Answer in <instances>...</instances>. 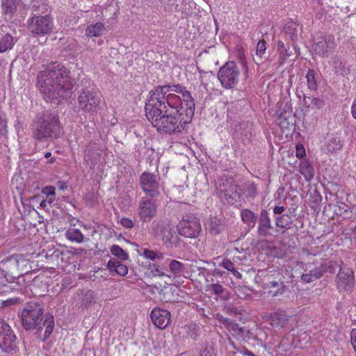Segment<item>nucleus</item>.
<instances>
[{"label": "nucleus", "mask_w": 356, "mask_h": 356, "mask_svg": "<svg viewBox=\"0 0 356 356\" xmlns=\"http://www.w3.org/2000/svg\"><path fill=\"white\" fill-rule=\"evenodd\" d=\"M145 111L158 131L179 134L193 118L195 100L185 86H158L149 92Z\"/></svg>", "instance_id": "nucleus-1"}, {"label": "nucleus", "mask_w": 356, "mask_h": 356, "mask_svg": "<svg viewBox=\"0 0 356 356\" xmlns=\"http://www.w3.org/2000/svg\"><path fill=\"white\" fill-rule=\"evenodd\" d=\"M38 86L45 101L51 102L67 98L73 83L70 71L63 64L54 63L38 73Z\"/></svg>", "instance_id": "nucleus-2"}, {"label": "nucleus", "mask_w": 356, "mask_h": 356, "mask_svg": "<svg viewBox=\"0 0 356 356\" xmlns=\"http://www.w3.org/2000/svg\"><path fill=\"white\" fill-rule=\"evenodd\" d=\"M31 130L33 138L38 141L47 138L57 139L62 131L59 116L56 113H43L33 122Z\"/></svg>", "instance_id": "nucleus-3"}, {"label": "nucleus", "mask_w": 356, "mask_h": 356, "mask_svg": "<svg viewBox=\"0 0 356 356\" xmlns=\"http://www.w3.org/2000/svg\"><path fill=\"white\" fill-rule=\"evenodd\" d=\"M21 320L25 330H33L36 327L41 330L45 327L43 341L49 337L54 327V318L51 313H21Z\"/></svg>", "instance_id": "nucleus-4"}, {"label": "nucleus", "mask_w": 356, "mask_h": 356, "mask_svg": "<svg viewBox=\"0 0 356 356\" xmlns=\"http://www.w3.org/2000/svg\"><path fill=\"white\" fill-rule=\"evenodd\" d=\"M79 108L89 115H96L102 102L100 92L95 89H83L77 97Z\"/></svg>", "instance_id": "nucleus-5"}, {"label": "nucleus", "mask_w": 356, "mask_h": 356, "mask_svg": "<svg viewBox=\"0 0 356 356\" xmlns=\"http://www.w3.org/2000/svg\"><path fill=\"white\" fill-rule=\"evenodd\" d=\"M54 28V18L50 15H34L27 20V29L30 33L37 35L50 33Z\"/></svg>", "instance_id": "nucleus-6"}, {"label": "nucleus", "mask_w": 356, "mask_h": 356, "mask_svg": "<svg viewBox=\"0 0 356 356\" xmlns=\"http://www.w3.org/2000/svg\"><path fill=\"white\" fill-rule=\"evenodd\" d=\"M240 71L235 62L226 63L218 72V78L223 88L230 89L235 87L239 81Z\"/></svg>", "instance_id": "nucleus-7"}, {"label": "nucleus", "mask_w": 356, "mask_h": 356, "mask_svg": "<svg viewBox=\"0 0 356 356\" xmlns=\"http://www.w3.org/2000/svg\"><path fill=\"white\" fill-rule=\"evenodd\" d=\"M177 229L178 233L186 238H196L201 231L199 219L192 213L183 216Z\"/></svg>", "instance_id": "nucleus-8"}, {"label": "nucleus", "mask_w": 356, "mask_h": 356, "mask_svg": "<svg viewBox=\"0 0 356 356\" xmlns=\"http://www.w3.org/2000/svg\"><path fill=\"white\" fill-rule=\"evenodd\" d=\"M157 204L146 197H142L138 207V216L143 222H150L156 215Z\"/></svg>", "instance_id": "nucleus-9"}, {"label": "nucleus", "mask_w": 356, "mask_h": 356, "mask_svg": "<svg viewBox=\"0 0 356 356\" xmlns=\"http://www.w3.org/2000/svg\"><path fill=\"white\" fill-rule=\"evenodd\" d=\"M16 337L10 325L3 320H0V348L5 351L15 350Z\"/></svg>", "instance_id": "nucleus-10"}, {"label": "nucleus", "mask_w": 356, "mask_h": 356, "mask_svg": "<svg viewBox=\"0 0 356 356\" xmlns=\"http://www.w3.org/2000/svg\"><path fill=\"white\" fill-rule=\"evenodd\" d=\"M140 184L143 191L149 197L159 195V182L156 176L150 172H144L140 177Z\"/></svg>", "instance_id": "nucleus-11"}, {"label": "nucleus", "mask_w": 356, "mask_h": 356, "mask_svg": "<svg viewBox=\"0 0 356 356\" xmlns=\"http://www.w3.org/2000/svg\"><path fill=\"white\" fill-rule=\"evenodd\" d=\"M336 47V42L333 35L325 36L321 41L314 44V50L321 57H328Z\"/></svg>", "instance_id": "nucleus-12"}, {"label": "nucleus", "mask_w": 356, "mask_h": 356, "mask_svg": "<svg viewBox=\"0 0 356 356\" xmlns=\"http://www.w3.org/2000/svg\"><path fill=\"white\" fill-rule=\"evenodd\" d=\"M355 282L354 273L350 269H341L337 275L336 282L339 290H350Z\"/></svg>", "instance_id": "nucleus-13"}, {"label": "nucleus", "mask_w": 356, "mask_h": 356, "mask_svg": "<svg viewBox=\"0 0 356 356\" xmlns=\"http://www.w3.org/2000/svg\"><path fill=\"white\" fill-rule=\"evenodd\" d=\"M154 284V288L159 293L161 300L165 302L178 300V298L173 293V286L168 284L166 281H156Z\"/></svg>", "instance_id": "nucleus-14"}, {"label": "nucleus", "mask_w": 356, "mask_h": 356, "mask_svg": "<svg viewBox=\"0 0 356 356\" xmlns=\"http://www.w3.org/2000/svg\"><path fill=\"white\" fill-rule=\"evenodd\" d=\"M278 115L277 123L280 129L284 131L285 130H291L294 122H293L292 111L288 108L286 109L284 108L282 109L281 106L279 109L276 111Z\"/></svg>", "instance_id": "nucleus-15"}, {"label": "nucleus", "mask_w": 356, "mask_h": 356, "mask_svg": "<svg viewBox=\"0 0 356 356\" xmlns=\"http://www.w3.org/2000/svg\"><path fill=\"white\" fill-rule=\"evenodd\" d=\"M266 282H264V289L271 297L277 296L284 293L285 286L283 282L273 280L270 275L266 277Z\"/></svg>", "instance_id": "nucleus-16"}, {"label": "nucleus", "mask_w": 356, "mask_h": 356, "mask_svg": "<svg viewBox=\"0 0 356 356\" xmlns=\"http://www.w3.org/2000/svg\"><path fill=\"white\" fill-rule=\"evenodd\" d=\"M217 319L224 325L230 332H232V334L236 337H243L244 334V330L240 327L237 323L232 322L227 318H224L220 315L219 313L216 314Z\"/></svg>", "instance_id": "nucleus-17"}, {"label": "nucleus", "mask_w": 356, "mask_h": 356, "mask_svg": "<svg viewBox=\"0 0 356 356\" xmlns=\"http://www.w3.org/2000/svg\"><path fill=\"white\" fill-rule=\"evenodd\" d=\"M171 313H150L153 324L159 329H165L170 322Z\"/></svg>", "instance_id": "nucleus-18"}, {"label": "nucleus", "mask_w": 356, "mask_h": 356, "mask_svg": "<svg viewBox=\"0 0 356 356\" xmlns=\"http://www.w3.org/2000/svg\"><path fill=\"white\" fill-rule=\"evenodd\" d=\"M205 291L210 295H215L222 299L226 300L229 297V291L219 283H211L207 284L206 286Z\"/></svg>", "instance_id": "nucleus-19"}, {"label": "nucleus", "mask_w": 356, "mask_h": 356, "mask_svg": "<svg viewBox=\"0 0 356 356\" xmlns=\"http://www.w3.org/2000/svg\"><path fill=\"white\" fill-rule=\"evenodd\" d=\"M270 219L266 210H262L260 214V219L259 222V233L260 235L266 236L270 233L271 229Z\"/></svg>", "instance_id": "nucleus-20"}, {"label": "nucleus", "mask_w": 356, "mask_h": 356, "mask_svg": "<svg viewBox=\"0 0 356 356\" xmlns=\"http://www.w3.org/2000/svg\"><path fill=\"white\" fill-rule=\"evenodd\" d=\"M106 28L104 24L102 22H96L88 25L86 29L85 35L88 38H99L104 34Z\"/></svg>", "instance_id": "nucleus-21"}, {"label": "nucleus", "mask_w": 356, "mask_h": 356, "mask_svg": "<svg viewBox=\"0 0 356 356\" xmlns=\"http://www.w3.org/2000/svg\"><path fill=\"white\" fill-rule=\"evenodd\" d=\"M324 272L323 267L321 266L311 269L309 273H307L306 270L301 277L305 282L310 283L321 277Z\"/></svg>", "instance_id": "nucleus-22"}, {"label": "nucleus", "mask_w": 356, "mask_h": 356, "mask_svg": "<svg viewBox=\"0 0 356 356\" xmlns=\"http://www.w3.org/2000/svg\"><path fill=\"white\" fill-rule=\"evenodd\" d=\"M299 172L304 177L307 181H310L314 177V170L307 160L300 161L299 164Z\"/></svg>", "instance_id": "nucleus-23"}, {"label": "nucleus", "mask_w": 356, "mask_h": 356, "mask_svg": "<svg viewBox=\"0 0 356 356\" xmlns=\"http://www.w3.org/2000/svg\"><path fill=\"white\" fill-rule=\"evenodd\" d=\"M1 7L4 15L12 17L17 8V0H1Z\"/></svg>", "instance_id": "nucleus-24"}, {"label": "nucleus", "mask_w": 356, "mask_h": 356, "mask_svg": "<svg viewBox=\"0 0 356 356\" xmlns=\"http://www.w3.org/2000/svg\"><path fill=\"white\" fill-rule=\"evenodd\" d=\"M268 319L274 327H283L288 322L286 313H270Z\"/></svg>", "instance_id": "nucleus-25"}, {"label": "nucleus", "mask_w": 356, "mask_h": 356, "mask_svg": "<svg viewBox=\"0 0 356 356\" xmlns=\"http://www.w3.org/2000/svg\"><path fill=\"white\" fill-rule=\"evenodd\" d=\"M3 266V271L13 274L17 271V260L16 256L13 254L1 261Z\"/></svg>", "instance_id": "nucleus-26"}, {"label": "nucleus", "mask_w": 356, "mask_h": 356, "mask_svg": "<svg viewBox=\"0 0 356 356\" xmlns=\"http://www.w3.org/2000/svg\"><path fill=\"white\" fill-rule=\"evenodd\" d=\"M107 268L110 271H115L121 276H125L128 273V268L120 261L115 259H111L107 263Z\"/></svg>", "instance_id": "nucleus-27"}, {"label": "nucleus", "mask_w": 356, "mask_h": 356, "mask_svg": "<svg viewBox=\"0 0 356 356\" xmlns=\"http://www.w3.org/2000/svg\"><path fill=\"white\" fill-rule=\"evenodd\" d=\"M65 236L69 241L78 243H82L84 239V236L81 232L74 227H70L66 231Z\"/></svg>", "instance_id": "nucleus-28"}, {"label": "nucleus", "mask_w": 356, "mask_h": 356, "mask_svg": "<svg viewBox=\"0 0 356 356\" xmlns=\"http://www.w3.org/2000/svg\"><path fill=\"white\" fill-rule=\"evenodd\" d=\"M17 260V271L19 273H26L30 266V259L27 255L24 254H15Z\"/></svg>", "instance_id": "nucleus-29"}, {"label": "nucleus", "mask_w": 356, "mask_h": 356, "mask_svg": "<svg viewBox=\"0 0 356 356\" xmlns=\"http://www.w3.org/2000/svg\"><path fill=\"white\" fill-rule=\"evenodd\" d=\"M341 147L342 143L339 138H331L325 143L324 149L327 153H334Z\"/></svg>", "instance_id": "nucleus-30"}, {"label": "nucleus", "mask_w": 356, "mask_h": 356, "mask_svg": "<svg viewBox=\"0 0 356 356\" xmlns=\"http://www.w3.org/2000/svg\"><path fill=\"white\" fill-rule=\"evenodd\" d=\"M242 221L250 227H253L256 222V215L251 210L244 209L241 211Z\"/></svg>", "instance_id": "nucleus-31"}, {"label": "nucleus", "mask_w": 356, "mask_h": 356, "mask_svg": "<svg viewBox=\"0 0 356 356\" xmlns=\"http://www.w3.org/2000/svg\"><path fill=\"white\" fill-rule=\"evenodd\" d=\"M42 277L37 276L33 281L32 291L38 293L39 296H42L40 292H46L48 291V284L47 282H43Z\"/></svg>", "instance_id": "nucleus-32"}, {"label": "nucleus", "mask_w": 356, "mask_h": 356, "mask_svg": "<svg viewBox=\"0 0 356 356\" xmlns=\"http://www.w3.org/2000/svg\"><path fill=\"white\" fill-rule=\"evenodd\" d=\"M23 303V300L18 297H13L6 300H1V308L15 309L17 306L21 305Z\"/></svg>", "instance_id": "nucleus-33"}, {"label": "nucleus", "mask_w": 356, "mask_h": 356, "mask_svg": "<svg viewBox=\"0 0 356 356\" xmlns=\"http://www.w3.org/2000/svg\"><path fill=\"white\" fill-rule=\"evenodd\" d=\"M13 45V37L9 33L6 34L0 40V53L10 49Z\"/></svg>", "instance_id": "nucleus-34"}, {"label": "nucleus", "mask_w": 356, "mask_h": 356, "mask_svg": "<svg viewBox=\"0 0 356 356\" xmlns=\"http://www.w3.org/2000/svg\"><path fill=\"white\" fill-rule=\"evenodd\" d=\"M277 47L279 54V62L280 65H282L289 57V49L285 47L284 43L281 40L277 42Z\"/></svg>", "instance_id": "nucleus-35"}, {"label": "nucleus", "mask_w": 356, "mask_h": 356, "mask_svg": "<svg viewBox=\"0 0 356 356\" xmlns=\"http://www.w3.org/2000/svg\"><path fill=\"white\" fill-rule=\"evenodd\" d=\"M169 268L170 272L175 276H180L185 270V266L184 264L177 260H172L169 264Z\"/></svg>", "instance_id": "nucleus-36"}, {"label": "nucleus", "mask_w": 356, "mask_h": 356, "mask_svg": "<svg viewBox=\"0 0 356 356\" xmlns=\"http://www.w3.org/2000/svg\"><path fill=\"white\" fill-rule=\"evenodd\" d=\"M316 72L314 70H309L306 78L307 87L311 90L316 91L318 88V82L316 80Z\"/></svg>", "instance_id": "nucleus-37"}, {"label": "nucleus", "mask_w": 356, "mask_h": 356, "mask_svg": "<svg viewBox=\"0 0 356 356\" xmlns=\"http://www.w3.org/2000/svg\"><path fill=\"white\" fill-rule=\"evenodd\" d=\"M184 329L186 330L188 338L196 340L199 337L200 327L196 323H191L186 325Z\"/></svg>", "instance_id": "nucleus-38"}, {"label": "nucleus", "mask_w": 356, "mask_h": 356, "mask_svg": "<svg viewBox=\"0 0 356 356\" xmlns=\"http://www.w3.org/2000/svg\"><path fill=\"white\" fill-rule=\"evenodd\" d=\"M44 305L39 299L33 300L29 303V308H24L23 312H43Z\"/></svg>", "instance_id": "nucleus-39"}, {"label": "nucleus", "mask_w": 356, "mask_h": 356, "mask_svg": "<svg viewBox=\"0 0 356 356\" xmlns=\"http://www.w3.org/2000/svg\"><path fill=\"white\" fill-rule=\"evenodd\" d=\"M220 266L225 268L228 271H230L232 275L236 277L237 279H241L242 277L241 274L235 269L234 264L229 259H225L220 264Z\"/></svg>", "instance_id": "nucleus-40"}, {"label": "nucleus", "mask_w": 356, "mask_h": 356, "mask_svg": "<svg viewBox=\"0 0 356 356\" xmlns=\"http://www.w3.org/2000/svg\"><path fill=\"white\" fill-rule=\"evenodd\" d=\"M292 220L289 215L283 214L276 219V225L281 228H287L291 224Z\"/></svg>", "instance_id": "nucleus-41"}, {"label": "nucleus", "mask_w": 356, "mask_h": 356, "mask_svg": "<svg viewBox=\"0 0 356 356\" xmlns=\"http://www.w3.org/2000/svg\"><path fill=\"white\" fill-rule=\"evenodd\" d=\"M111 252L115 257L120 259L121 260H127L128 255L125 251L119 245H113L111 248Z\"/></svg>", "instance_id": "nucleus-42"}, {"label": "nucleus", "mask_w": 356, "mask_h": 356, "mask_svg": "<svg viewBox=\"0 0 356 356\" xmlns=\"http://www.w3.org/2000/svg\"><path fill=\"white\" fill-rule=\"evenodd\" d=\"M143 256L148 259L150 260H155V259H163V254L161 252H155L154 250H148V249H144L143 252Z\"/></svg>", "instance_id": "nucleus-43"}, {"label": "nucleus", "mask_w": 356, "mask_h": 356, "mask_svg": "<svg viewBox=\"0 0 356 356\" xmlns=\"http://www.w3.org/2000/svg\"><path fill=\"white\" fill-rule=\"evenodd\" d=\"M42 193L47 196L49 204H51L54 201L56 195V188L54 186H45L42 188Z\"/></svg>", "instance_id": "nucleus-44"}, {"label": "nucleus", "mask_w": 356, "mask_h": 356, "mask_svg": "<svg viewBox=\"0 0 356 356\" xmlns=\"http://www.w3.org/2000/svg\"><path fill=\"white\" fill-rule=\"evenodd\" d=\"M149 270H150V273L154 277H163V276L169 277L168 275H165L163 268L157 264H150L149 266Z\"/></svg>", "instance_id": "nucleus-45"}, {"label": "nucleus", "mask_w": 356, "mask_h": 356, "mask_svg": "<svg viewBox=\"0 0 356 356\" xmlns=\"http://www.w3.org/2000/svg\"><path fill=\"white\" fill-rule=\"evenodd\" d=\"M11 289L3 273L0 272V294L8 292Z\"/></svg>", "instance_id": "nucleus-46"}, {"label": "nucleus", "mask_w": 356, "mask_h": 356, "mask_svg": "<svg viewBox=\"0 0 356 356\" xmlns=\"http://www.w3.org/2000/svg\"><path fill=\"white\" fill-rule=\"evenodd\" d=\"M266 49V42L264 40H260L257 45L256 54L260 58H262L263 55L265 54Z\"/></svg>", "instance_id": "nucleus-47"}, {"label": "nucleus", "mask_w": 356, "mask_h": 356, "mask_svg": "<svg viewBox=\"0 0 356 356\" xmlns=\"http://www.w3.org/2000/svg\"><path fill=\"white\" fill-rule=\"evenodd\" d=\"M296 156L300 159H302L306 156V151L304 145L299 143L296 145Z\"/></svg>", "instance_id": "nucleus-48"}, {"label": "nucleus", "mask_w": 356, "mask_h": 356, "mask_svg": "<svg viewBox=\"0 0 356 356\" xmlns=\"http://www.w3.org/2000/svg\"><path fill=\"white\" fill-rule=\"evenodd\" d=\"M311 102L313 107L316 109H321L325 106V101L319 97H312Z\"/></svg>", "instance_id": "nucleus-49"}, {"label": "nucleus", "mask_w": 356, "mask_h": 356, "mask_svg": "<svg viewBox=\"0 0 356 356\" xmlns=\"http://www.w3.org/2000/svg\"><path fill=\"white\" fill-rule=\"evenodd\" d=\"M120 223L122 226L125 228L130 229L134 227V222L131 219L126 217H123L120 219Z\"/></svg>", "instance_id": "nucleus-50"}, {"label": "nucleus", "mask_w": 356, "mask_h": 356, "mask_svg": "<svg viewBox=\"0 0 356 356\" xmlns=\"http://www.w3.org/2000/svg\"><path fill=\"white\" fill-rule=\"evenodd\" d=\"M350 343L355 352L356 353V328H354L351 330Z\"/></svg>", "instance_id": "nucleus-51"}, {"label": "nucleus", "mask_w": 356, "mask_h": 356, "mask_svg": "<svg viewBox=\"0 0 356 356\" xmlns=\"http://www.w3.org/2000/svg\"><path fill=\"white\" fill-rule=\"evenodd\" d=\"M284 30L286 33L291 34L293 33L291 32V30H296V24L293 22H289L284 26Z\"/></svg>", "instance_id": "nucleus-52"}, {"label": "nucleus", "mask_w": 356, "mask_h": 356, "mask_svg": "<svg viewBox=\"0 0 356 356\" xmlns=\"http://www.w3.org/2000/svg\"><path fill=\"white\" fill-rule=\"evenodd\" d=\"M248 192L252 197H255L257 195V185L254 183H252L248 186Z\"/></svg>", "instance_id": "nucleus-53"}, {"label": "nucleus", "mask_w": 356, "mask_h": 356, "mask_svg": "<svg viewBox=\"0 0 356 356\" xmlns=\"http://www.w3.org/2000/svg\"><path fill=\"white\" fill-rule=\"evenodd\" d=\"M285 211V208L283 206H275L273 209V213L275 214H281Z\"/></svg>", "instance_id": "nucleus-54"}, {"label": "nucleus", "mask_w": 356, "mask_h": 356, "mask_svg": "<svg viewBox=\"0 0 356 356\" xmlns=\"http://www.w3.org/2000/svg\"><path fill=\"white\" fill-rule=\"evenodd\" d=\"M351 113L353 117L356 119V97L354 99L352 106H351Z\"/></svg>", "instance_id": "nucleus-55"}, {"label": "nucleus", "mask_w": 356, "mask_h": 356, "mask_svg": "<svg viewBox=\"0 0 356 356\" xmlns=\"http://www.w3.org/2000/svg\"><path fill=\"white\" fill-rule=\"evenodd\" d=\"M44 157L47 159L51 158V159L49 161V163H53L55 161V159L54 157H51V153L49 152H46L44 154Z\"/></svg>", "instance_id": "nucleus-56"}, {"label": "nucleus", "mask_w": 356, "mask_h": 356, "mask_svg": "<svg viewBox=\"0 0 356 356\" xmlns=\"http://www.w3.org/2000/svg\"><path fill=\"white\" fill-rule=\"evenodd\" d=\"M58 187L60 190H64L65 188H67V184L64 181H58Z\"/></svg>", "instance_id": "nucleus-57"}, {"label": "nucleus", "mask_w": 356, "mask_h": 356, "mask_svg": "<svg viewBox=\"0 0 356 356\" xmlns=\"http://www.w3.org/2000/svg\"><path fill=\"white\" fill-rule=\"evenodd\" d=\"M47 202H48V199H47V198H46V200H42V201L41 202V203H40V206H41L42 207H46V205H47Z\"/></svg>", "instance_id": "nucleus-58"}, {"label": "nucleus", "mask_w": 356, "mask_h": 356, "mask_svg": "<svg viewBox=\"0 0 356 356\" xmlns=\"http://www.w3.org/2000/svg\"><path fill=\"white\" fill-rule=\"evenodd\" d=\"M151 312H168V311L161 309L160 308H158V307H154Z\"/></svg>", "instance_id": "nucleus-59"}, {"label": "nucleus", "mask_w": 356, "mask_h": 356, "mask_svg": "<svg viewBox=\"0 0 356 356\" xmlns=\"http://www.w3.org/2000/svg\"><path fill=\"white\" fill-rule=\"evenodd\" d=\"M250 350H248L247 348H245L243 351L241 352V353L244 355H248V353Z\"/></svg>", "instance_id": "nucleus-60"}, {"label": "nucleus", "mask_w": 356, "mask_h": 356, "mask_svg": "<svg viewBox=\"0 0 356 356\" xmlns=\"http://www.w3.org/2000/svg\"><path fill=\"white\" fill-rule=\"evenodd\" d=\"M204 353H205L204 356H209V355H207V354H209V351H206V350H204Z\"/></svg>", "instance_id": "nucleus-61"}, {"label": "nucleus", "mask_w": 356, "mask_h": 356, "mask_svg": "<svg viewBox=\"0 0 356 356\" xmlns=\"http://www.w3.org/2000/svg\"><path fill=\"white\" fill-rule=\"evenodd\" d=\"M209 356H211V355Z\"/></svg>", "instance_id": "nucleus-62"}]
</instances>
